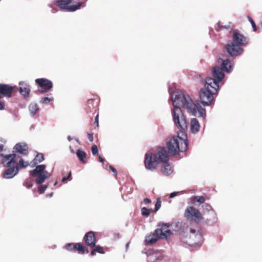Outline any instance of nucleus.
I'll return each instance as SVG.
<instances>
[{"mask_svg":"<svg viewBox=\"0 0 262 262\" xmlns=\"http://www.w3.org/2000/svg\"><path fill=\"white\" fill-rule=\"evenodd\" d=\"M178 192H172V193H171L170 194H169V198H172L173 197H174L175 196L177 195V194Z\"/></svg>","mask_w":262,"mask_h":262,"instance_id":"obj_43","label":"nucleus"},{"mask_svg":"<svg viewBox=\"0 0 262 262\" xmlns=\"http://www.w3.org/2000/svg\"><path fill=\"white\" fill-rule=\"evenodd\" d=\"M35 82L41 88L40 90L41 93L47 92L53 87L52 81L47 79H36Z\"/></svg>","mask_w":262,"mask_h":262,"instance_id":"obj_12","label":"nucleus"},{"mask_svg":"<svg viewBox=\"0 0 262 262\" xmlns=\"http://www.w3.org/2000/svg\"><path fill=\"white\" fill-rule=\"evenodd\" d=\"M76 141L78 142V139H76Z\"/></svg>","mask_w":262,"mask_h":262,"instance_id":"obj_54","label":"nucleus"},{"mask_svg":"<svg viewBox=\"0 0 262 262\" xmlns=\"http://www.w3.org/2000/svg\"><path fill=\"white\" fill-rule=\"evenodd\" d=\"M65 248L69 251H75V244L69 243L65 246Z\"/></svg>","mask_w":262,"mask_h":262,"instance_id":"obj_31","label":"nucleus"},{"mask_svg":"<svg viewBox=\"0 0 262 262\" xmlns=\"http://www.w3.org/2000/svg\"><path fill=\"white\" fill-rule=\"evenodd\" d=\"M1 156L3 157L2 163L4 166L9 167L3 172V178L6 179L13 178L18 173V168L14 166L17 162L16 154H12L6 156L1 154Z\"/></svg>","mask_w":262,"mask_h":262,"instance_id":"obj_6","label":"nucleus"},{"mask_svg":"<svg viewBox=\"0 0 262 262\" xmlns=\"http://www.w3.org/2000/svg\"><path fill=\"white\" fill-rule=\"evenodd\" d=\"M46 165L41 164L36 166L35 168L29 171L31 177H35V183L36 184H41L45 181L50 177L51 174L46 170Z\"/></svg>","mask_w":262,"mask_h":262,"instance_id":"obj_8","label":"nucleus"},{"mask_svg":"<svg viewBox=\"0 0 262 262\" xmlns=\"http://www.w3.org/2000/svg\"><path fill=\"white\" fill-rule=\"evenodd\" d=\"M49 6L52 8V13H56L58 9L57 8L54 7V5H49Z\"/></svg>","mask_w":262,"mask_h":262,"instance_id":"obj_39","label":"nucleus"},{"mask_svg":"<svg viewBox=\"0 0 262 262\" xmlns=\"http://www.w3.org/2000/svg\"><path fill=\"white\" fill-rule=\"evenodd\" d=\"M28 165L29 163L28 162H25L22 159H20L15 167L18 168L19 170V168H25Z\"/></svg>","mask_w":262,"mask_h":262,"instance_id":"obj_25","label":"nucleus"},{"mask_svg":"<svg viewBox=\"0 0 262 262\" xmlns=\"http://www.w3.org/2000/svg\"><path fill=\"white\" fill-rule=\"evenodd\" d=\"M3 145H0V151L3 150Z\"/></svg>","mask_w":262,"mask_h":262,"instance_id":"obj_50","label":"nucleus"},{"mask_svg":"<svg viewBox=\"0 0 262 262\" xmlns=\"http://www.w3.org/2000/svg\"><path fill=\"white\" fill-rule=\"evenodd\" d=\"M99 161L100 162H103L104 161V159L101 156H99Z\"/></svg>","mask_w":262,"mask_h":262,"instance_id":"obj_46","label":"nucleus"},{"mask_svg":"<svg viewBox=\"0 0 262 262\" xmlns=\"http://www.w3.org/2000/svg\"><path fill=\"white\" fill-rule=\"evenodd\" d=\"M141 214L145 217H147L149 216L150 213L151 211H152L153 210L152 209H147L146 207H142L141 209Z\"/></svg>","mask_w":262,"mask_h":262,"instance_id":"obj_26","label":"nucleus"},{"mask_svg":"<svg viewBox=\"0 0 262 262\" xmlns=\"http://www.w3.org/2000/svg\"><path fill=\"white\" fill-rule=\"evenodd\" d=\"M147 256L149 260L153 262H158L162 259V254L160 252L149 251L147 253Z\"/></svg>","mask_w":262,"mask_h":262,"instance_id":"obj_17","label":"nucleus"},{"mask_svg":"<svg viewBox=\"0 0 262 262\" xmlns=\"http://www.w3.org/2000/svg\"><path fill=\"white\" fill-rule=\"evenodd\" d=\"M186 243L191 247H200L202 244V234L193 229H190V235L188 239L184 241Z\"/></svg>","mask_w":262,"mask_h":262,"instance_id":"obj_10","label":"nucleus"},{"mask_svg":"<svg viewBox=\"0 0 262 262\" xmlns=\"http://www.w3.org/2000/svg\"><path fill=\"white\" fill-rule=\"evenodd\" d=\"M92 152L93 155L96 156L98 155V150L96 145H93L92 147Z\"/></svg>","mask_w":262,"mask_h":262,"instance_id":"obj_35","label":"nucleus"},{"mask_svg":"<svg viewBox=\"0 0 262 262\" xmlns=\"http://www.w3.org/2000/svg\"><path fill=\"white\" fill-rule=\"evenodd\" d=\"M248 18L249 21L250 22V23L252 25L253 31H256V25H255V23L254 22L253 19L250 16H248Z\"/></svg>","mask_w":262,"mask_h":262,"instance_id":"obj_36","label":"nucleus"},{"mask_svg":"<svg viewBox=\"0 0 262 262\" xmlns=\"http://www.w3.org/2000/svg\"><path fill=\"white\" fill-rule=\"evenodd\" d=\"M205 206L206 207V209H207V210H209L211 208V206L208 205H205Z\"/></svg>","mask_w":262,"mask_h":262,"instance_id":"obj_48","label":"nucleus"},{"mask_svg":"<svg viewBox=\"0 0 262 262\" xmlns=\"http://www.w3.org/2000/svg\"><path fill=\"white\" fill-rule=\"evenodd\" d=\"M14 87L7 84H0V96L10 97Z\"/></svg>","mask_w":262,"mask_h":262,"instance_id":"obj_15","label":"nucleus"},{"mask_svg":"<svg viewBox=\"0 0 262 262\" xmlns=\"http://www.w3.org/2000/svg\"><path fill=\"white\" fill-rule=\"evenodd\" d=\"M87 106L89 108V111L96 108L98 106V101L94 99H90L88 100Z\"/></svg>","mask_w":262,"mask_h":262,"instance_id":"obj_21","label":"nucleus"},{"mask_svg":"<svg viewBox=\"0 0 262 262\" xmlns=\"http://www.w3.org/2000/svg\"><path fill=\"white\" fill-rule=\"evenodd\" d=\"M171 234L168 226L165 224L159 225L154 232L146 235L144 243L145 245H150L158 241L159 238H167Z\"/></svg>","mask_w":262,"mask_h":262,"instance_id":"obj_5","label":"nucleus"},{"mask_svg":"<svg viewBox=\"0 0 262 262\" xmlns=\"http://www.w3.org/2000/svg\"><path fill=\"white\" fill-rule=\"evenodd\" d=\"M76 155L79 160L84 163H85V161L84 160V159L86 158V154L85 151L78 149L76 151Z\"/></svg>","mask_w":262,"mask_h":262,"instance_id":"obj_23","label":"nucleus"},{"mask_svg":"<svg viewBox=\"0 0 262 262\" xmlns=\"http://www.w3.org/2000/svg\"><path fill=\"white\" fill-rule=\"evenodd\" d=\"M248 40L243 35L235 31L233 34V40L225 46L228 53L231 56H237L241 55L243 50L242 47L248 43Z\"/></svg>","mask_w":262,"mask_h":262,"instance_id":"obj_4","label":"nucleus"},{"mask_svg":"<svg viewBox=\"0 0 262 262\" xmlns=\"http://www.w3.org/2000/svg\"><path fill=\"white\" fill-rule=\"evenodd\" d=\"M68 140L69 141H71L72 140V138H71L70 136H69L68 137Z\"/></svg>","mask_w":262,"mask_h":262,"instance_id":"obj_49","label":"nucleus"},{"mask_svg":"<svg viewBox=\"0 0 262 262\" xmlns=\"http://www.w3.org/2000/svg\"><path fill=\"white\" fill-rule=\"evenodd\" d=\"M53 193H50V194L47 195L48 196L51 197L52 196Z\"/></svg>","mask_w":262,"mask_h":262,"instance_id":"obj_52","label":"nucleus"},{"mask_svg":"<svg viewBox=\"0 0 262 262\" xmlns=\"http://www.w3.org/2000/svg\"><path fill=\"white\" fill-rule=\"evenodd\" d=\"M151 203V200L148 198L144 199L143 200V203L144 205H146Z\"/></svg>","mask_w":262,"mask_h":262,"instance_id":"obj_40","label":"nucleus"},{"mask_svg":"<svg viewBox=\"0 0 262 262\" xmlns=\"http://www.w3.org/2000/svg\"><path fill=\"white\" fill-rule=\"evenodd\" d=\"M48 185H41L38 187V191L40 194L43 193L47 188H48Z\"/></svg>","mask_w":262,"mask_h":262,"instance_id":"obj_32","label":"nucleus"},{"mask_svg":"<svg viewBox=\"0 0 262 262\" xmlns=\"http://www.w3.org/2000/svg\"><path fill=\"white\" fill-rule=\"evenodd\" d=\"M195 200L200 204H202L205 202V198L203 196H196L195 197Z\"/></svg>","mask_w":262,"mask_h":262,"instance_id":"obj_34","label":"nucleus"},{"mask_svg":"<svg viewBox=\"0 0 262 262\" xmlns=\"http://www.w3.org/2000/svg\"><path fill=\"white\" fill-rule=\"evenodd\" d=\"M96 251L95 250V249H94L91 252V256H94L95 253H96Z\"/></svg>","mask_w":262,"mask_h":262,"instance_id":"obj_44","label":"nucleus"},{"mask_svg":"<svg viewBox=\"0 0 262 262\" xmlns=\"http://www.w3.org/2000/svg\"><path fill=\"white\" fill-rule=\"evenodd\" d=\"M19 92L20 95L25 98H28L31 91L29 85L23 81L19 82Z\"/></svg>","mask_w":262,"mask_h":262,"instance_id":"obj_14","label":"nucleus"},{"mask_svg":"<svg viewBox=\"0 0 262 262\" xmlns=\"http://www.w3.org/2000/svg\"><path fill=\"white\" fill-rule=\"evenodd\" d=\"M53 100V97L52 96L50 97H45L41 98L40 102L42 104H48Z\"/></svg>","mask_w":262,"mask_h":262,"instance_id":"obj_28","label":"nucleus"},{"mask_svg":"<svg viewBox=\"0 0 262 262\" xmlns=\"http://www.w3.org/2000/svg\"><path fill=\"white\" fill-rule=\"evenodd\" d=\"M23 185L27 188H30L33 186V180L30 178L26 179L23 183Z\"/></svg>","mask_w":262,"mask_h":262,"instance_id":"obj_27","label":"nucleus"},{"mask_svg":"<svg viewBox=\"0 0 262 262\" xmlns=\"http://www.w3.org/2000/svg\"><path fill=\"white\" fill-rule=\"evenodd\" d=\"M167 146L169 152L175 155L178 152H185L187 148V142L179 136H174L167 142Z\"/></svg>","mask_w":262,"mask_h":262,"instance_id":"obj_7","label":"nucleus"},{"mask_svg":"<svg viewBox=\"0 0 262 262\" xmlns=\"http://www.w3.org/2000/svg\"><path fill=\"white\" fill-rule=\"evenodd\" d=\"M72 1V0H55V3L60 10L67 12H73L85 6V2L71 5Z\"/></svg>","mask_w":262,"mask_h":262,"instance_id":"obj_9","label":"nucleus"},{"mask_svg":"<svg viewBox=\"0 0 262 262\" xmlns=\"http://www.w3.org/2000/svg\"><path fill=\"white\" fill-rule=\"evenodd\" d=\"M210 215L212 216V219L211 221L207 219V224H209V225H211L213 223H215L216 221V215L214 213V212L213 211H211L210 213Z\"/></svg>","mask_w":262,"mask_h":262,"instance_id":"obj_29","label":"nucleus"},{"mask_svg":"<svg viewBox=\"0 0 262 262\" xmlns=\"http://www.w3.org/2000/svg\"><path fill=\"white\" fill-rule=\"evenodd\" d=\"M221 62V68L215 66L212 68L213 78L207 77L205 79L204 88L200 91V99L204 106H208L213 101V95L217 93L219 83L224 78V72H231L233 70V64L229 59L219 58V62Z\"/></svg>","mask_w":262,"mask_h":262,"instance_id":"obj_2","label":"nucleus"},{"mask_svg":"<svg viewBox=\"0 0 262 262\" xmlns=\"http://www.w3.org/2000/svg\"><path fill=\"white\" fill-rule=\"evenodd\" d=\"M161 201L160 198H158L156 201V203L155 204V212H156L161 207Z\"/></svg>","mask_w":262,"mask_h":262,"instance_id":"obj_30","label":"nucleus"},{"mask_svg":"<svg viewBox=\"0 0 262 262\" xmlns=\"http://www.w3.org/2000/svg\"><path fill=\"white\" fill-rule=\"evenodd\" d=\"M169 93L173 105L171 110L173 120L177 127L185 130L188 126V123L180 107L193 116H196L198 113L200 116L205 118V109L202 107L199 102L194 103L189 95L178 90L172 92L170 89H169Z\"/></svg>","mask_w":262,"mask_h":262,"instance_id":"obj_1","label":"nucleus"},{"mask_svg":"<svg viewBox=\"0 0 262 262\" xmlns=\"http://www.w3.org/2000/svg\"><path fill=\"white\" fill-rule=\"evenodd\" d=\"M168 153L164 147H159L154 155L147 153L145 156L144 164L146 169L153 170L160 162L166 163L168 161Z\"/></svg>","mask_w":262,"mask_h":262,"instance_id":"obj_3","label":"nucleus"},{"mask_svg":"<svg viewBox=\"0 0 262 262\" xmlns=\"http://www.w3.org/2000/svg\"><path fill=\"white\" fill-rule=\"evenodd\" d=\"M57 184V182H55L54 184V186H56Z\"/></svg>","mask_w":262,"mask_h":262,"instance_id":"obj_53","label":"nucleus"},{"mask_svg":"<svg viewBox=\"0 0 262 262\" xmlns=\"http://www.w3.org/2000/svg\"><path fill=\"white\" fill-rule=\"evenodd\" d=\"M86 244L91 247H94L96 244V239L94 233L93 231L88 232L84 237Z\"/></svg>","mask_w":262,"mask_h":262,"instance_id":"obj_16","label":"nucleus"},{"mask_svg":"<svg viewBox=\"0 0 262 262\" xmlns=\"http://www.w3.org/2000/svg\"><path fill=\"white\" fill-rule=\"evenodd\" d=\"M5 107V103L0 101V110H3Z\"/></svg>","mask_w":262,"mask_h":262,"instance_id":"obj_42","label":"nucleus"},{"mask_svg":"<svg viewBox=\"0 0 262 262\" xmlns=\"http://www.w3.org/2000/svg\"><path fill=\"white\" fill-rule=\"evenodd\" d=\"M14 152L20 154L23 156L28 155V147L26 143L24 142L18 143L14 147ZM14 154V153H13Z\"/></svg>","mask_w":262,"mask_h":262,"instance_id":"obj_13","label":"nucleus"},{"mask_svg":"<svg viewBox=\"0 0 262 262\" xmlns=\"http://www.w3.org/2000/svg\"><path fill=\"white\" fill-rule=\"evenodd\" d=\"M200 128V123L196 118H193L191 120L190 122V129L191 132L195 134L198 133Z\"/></svg>","mask_w":262,"mask_h":262,"instance_id":"obj_18","label":"nucleus"},{"mask_svg":"<svg viewBox=\"0 0 262 262\" xmlns=\"http://www.w3.org/2000/svg\"><path fill=\"white\" fill-rule=\"evenodd\" d=\"M77 251L79 253L84 254L88 253L89 251L81 243H77L75 244V251Z\"/></svg>","mask_w":262,"mask_h":262,"instance_id":"obj_20","label":"nucleus"},{"mask_svg":"<svg viewBox=\"0 0 262 262\" xmlns=\"http://www.w3.org/2000/svg\"><path fill=\"white\" fill-rule=\"evenodd\" d=\"M44 160V156L42 154H38L34 159L31 162V166H34L38 163L41 162Z\"/></svg>","mask_w":262,"mask_h":262,"instance_id":"obj_22","label":"nucleus"},{"mask_svg":"<svg viewBox=\"0 0 262 262\" xmlns=\"http://www.w3.org/2000/svg\"><path fill=\"white\" fill-rule=\"evenodd\" d=\"M227 28L226 27V26H221V27H219V29H218V28H216V30H217V31H219V30H220V28Z\"/></svg>","mask_w":262,"mask_h":262,"instance_id":"obj_47","label":"nucleus"},{"mask_svg":"<svg viewBox=\"0 0 262 262\" xmlns=\"http://www.w3.org/2000/svg\"><path fill=\"white\" fill-rule=\"evenodd\" d=\"M109 167H110V169L112 171V172L115 174V176H117V170L115 169V168L111 165H110L109 166Z\"/></svg>","mask_w":262,"mask_h":262,"instance_id":"obj_41","label":"nucleus"},{"mask_svg":"<svg viewBox=\"0 0 262 262\" xmlns=\"http://www.w3.org/2000/svg\"><path fill=\"white\" fill-rule=\"evenodd\" d=\"M29 111L32 116H34L38 111V107L36 103H31L29 106Z\"/></svg>","mask_w":262,"mask_h":262,"instance_id":"obj_24","label":"nucleus"},{"mask_svg":"<svg viewBox=\"0 0 262 262\" xmlns=\"http://www.w3.org/2000/svg\"><path fill=\"white\" fill-rule=\"evenodd\" d=\"M95 122L97 123V125L98 126V115L95 117Z\"/></svg>","mask_w":262,"mask_h":262,"instance_id":"obj_45","label":"nucleus"},{"mask_svg":"<svg viewBox=\"0 0 262 262\" xmlns=\"http://www.w3.org/2000/svg\"><path fill=\"white\" fill-rule=\"evenodd\" d=\"M94 247L95 248L94 249L96 252H98V253H99L101 254L104 253L103 248L102 247L98 246H98L95 245Z\"/></svg>","mask_w":262,"mask_h":262,"instance_id":"obj_33","label":"nucleus"},{"mask_svg":"<svg viewBox=\"0 0 262 262\" xmlns=\"http://www.w3.org/2000/svg\"><path fill=\"white\" fill-rule=\"evenodd\" d=\"M88 138L91 142H92L93 141V134L88 133Z\"/></svg>","mask_w":262,"mask_h":262,"instance_id":"obj_38","label":"nucleus"},{"mask_svg":"<svg viewBox=\"0 0 262 262\" xmlns=\"http://www.w3.org/2000/svg\"><path fill=\"white\" fill-rule=\"evenodd\" d=\"M161 171L164 175H170L173 171L171 166L169 164H166L161 168Z\"/></svg>","mask_w":262,"mask_h":262,"instance_id":"obj_19","label":"nucleus"},{"mask_svg":"<svg viewBox=\"0 0 262 262\" xmlns=\"http://www.w3.org/2000/svg\"><path fill=\"white\" fill-rule=\"evenodd\" d=\"M129 243H127L126 245V248H128V246H129Z\"/></svg>","mask_w":262,"mask_h":262,"instance_id":"obj_51","label":"nucleus"},{"mask_svg":"<svg viewBox=\"0 0 262 262\" xmlns=\"http://www.w3.org/2000/svg\"><path fill=\"white\" fill-rule=\"evenodd\" d=\"M185 215L186 218L190 221L199 223L202 220L200 211L192 206L187 208L185 210Z\"/></svg>","mask_w":262,"mask_h":262,"instance_id":"obj_11","label":"nucleus"},{"mask_svg":"<svg viewBox=\"0 0 262 262\" xmlns=\"http://www.w3.org/2000/svg\"><path fill=\"white\" fill-rule=\"evenodd\" d=\"M71 172H70L67 177H63L62 179V182L64 183L67 180H71Z\"/></svg>","mask_w":262,"mask_h":262,"instance_id":"obj_37","label":"nucleus"}]
</instances>
